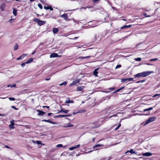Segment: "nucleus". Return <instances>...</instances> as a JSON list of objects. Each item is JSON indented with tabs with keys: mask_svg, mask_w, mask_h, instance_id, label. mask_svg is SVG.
Wrapping results in <instances>:
<instances>
[{
	"mask_svg": "<svg viewBox=\"0 0 160 160\" xmlns=\"http://www.w3.org/2000/svg\"><path fill=\"white\" fill-rule=\"evenodd\" d=\"M152 72V71L143 72L134 75V76L136 78L144 77L149 75Z\"/></svg>",
	"mask_w": 160,
	"mask_h": 160,
	"instance_id": "1",
	"label": "nucleus"
},
{
	"mask_svg": "<svg viewBox=\"0 0 160 160\" xmlns=\"http://www.w3.org/2000/svg\"><path fill=\"white\" fill-rule=\"evenodd\" d=\"M33 21L37 23L38 25L39 26H42L46 22L44 21H42L40 20L38 18H35L33 20Z\"/></svg>",
	"mask_w": 160,
	"mask_h": 160,
	"instance_id": "2",
	"label": "nucleus"
},
{
	"mask_svg": "<svg viewBox=\"0 0 160 160\" xmlns=\"http://www.w3.org/2000/svg\"><path fill=\"white\" fill-rule=\"evenodd\" d=\"M156 118L155 116L152 117L150 118H149L147 121H146L145 123V125H147L149 123L151 122L154 121L156 119Z\"/></svg>",
	"mask_w": 160,
	"mask_h": 160,
	"instance_id": "3",
	"label": "nucleus"
},
{
	"mask_svg": "<svg viewBox=\"0 0 160 160\" xmlns=\"http://www.w3.org/2000/svg\"><path fill=\"white\" fill-rule=\"evenodd\" d=\"M33 59L32 58H30L26 62L24 63H22L21 65L22 67H24L25 65L26 64H28L29 63H31L33 61Z\"/></svg>",
	"mask_w": 160,
	"mask_h": 160,
	"instance_id": "4",
	"label": "nucleus"
},
{
	"mask_svg": "<svg viewBox=\"0 0 160 160\" xmlns=\"http://www.w3.org/2000/svg\"><path fill=\"white\" fill-rule=\"evenodd\" d=\"M80 79H78L73 81L72 83L70 84V86L71 87L75 85L78 83H79L80 81Z\"/></svg>",
	"mask_w": 160,
	"mask_h": 160,
	"instance_id": "5",
	"label": "nucleus"
},
{
	"mask_svg": "<svg viewBox=\"0 0 160 160\" xmlns=\"http://www.w3.org/2000/svg\"><path fill=\"white\" fill-rule=\"evenodd\" d=\"M44 8L46 10H50L51 11L53 10V8H52V6L50 5H48L47 6H44Z\"/></svg>",
	"mask_w": 160,
	"mask_h": 160,
	"instance_id": "6",
	"label": "nucleus"
},
{
	"mask_svg": "<svg viewBox=\"0 0 160 160\" xmlns=\"http://www.w3.org/2000/svg\"><path fill=\"white\" fill-rule=\"evenodd\" d=\"M85 87L83 86H78L77 88V91H83Z\"/></svg>",
	"mask_w": 160,
	"mask_h": 160,
	"instance_id": "7",
	"label": "nucleus"
},
{
	"mask_svg": "<svg viewBox=\"0 0 160 160\" xmlns=\"http://www.w3.org/2000/svg\"><path fill=\"white\" fill-rule=\"evenodd\" d=\"M58 57H60V56H59V55L57 53H53L51 54L50 55V58H56Z\"/></svg>",
	"mask_w": 160,
	"mask_h": 160,
	"instance_id": "8",
	"label": "nucleus"
},
{
	"mask_svg": "<svg viewBox=\"0 0 160 160\" xmlns=\"http://www.w3.org/2000/svg\"><path fill=\"white\" fill-rule=\"evenodd\" d=\"M42 121L48 122V123H49L53 124H57V123L56 122H53V121H51V120H49L44 119V120H42Z\"/></svg>",
	"mask_w": 160,
	"mask_h": 160,
	"instance_id": "9",
	"label": "nucleus"
},
{
	"mask_svg": "<svg viewBox=\"0 0 160 160\" xmlns=\"http://www.w3.org/2000/svg\"><path fill=\"white\" fill-rule=\"evenodd\" d=\"M86 111V110L85 109H82V110H79L78 111V112H73V114H77L78 113H83L84 112Z\"/></svg>",
	"mask_w": 160,
	"mask_h": 160,
	"instance_id": "10",
	"label": "nucleus"
},
{
	"mask_svg": "<svg viewBox=\"0 0 160 160\" xmlns=\"http://www.w3.org/2000/svg\"><path fill=\"white\" fill-rule=\"evenodd\" d=\"M37 111L38 112V116H42L46 113L45 112L40 110H37Z\"/></svg>",
	"mask_w": 160,
	"mask_h": 160,
	"instance_id": "11",
	"label": "nucleus"
},
{
	"mask_svg": "<svg viewBox=\"0 0 160 160\" xmlns=\"http://www.w3.org/2000/svg\"><path fill=\"white\" fill-rule=\"evenodd\" d=\"M6 7V4L4 3H2L0 6V8L2 11H4Z\"/></svg>",
	"mask_w": 160,
	"mask_h": 160,
	"instance_id": "12",
	"label": "nucleus"
},
{
	"mask_svg": "<svg viewBox=\"0 0 160 160\" xmlns=\"http://www.w3.org/2000/svg\"><path fill=\"white\" fill-rule=\"evenodd\" d=\"M152 155V154L150 152H147L142 154L143 156L146 157L151 156Z\"/></svg>",
	"mask_w": 160,
	"mask_h": 160,
	"instance_id": "13",
	"label": "nucleus"
},
{
	"mask_svg": "<svg viewBox=\"0 0 160 160\" xmlns=\"http://www.w3.org/2000/svg\"><path fill=\"white\" fill-rule=\"evenodd\" d=\"M27 55V54L23 53L20 57L17 58V60H22L23 58Z\"/></svg>",
	"mask_w": 160,
	"mask_h": 160,
	"instance_id": "14",
	"label": "nucleus"
},
{
	"mask_svg": "<svg viewBox=\"0 0 160 160\" xmlns=\"http://www.w3.org/2000/svg\"><path fill=\"white\" fill-rule=\"evenodd\" d=\"M61 17L63 18L65 20H68V15L67 14H64L61 15Z\"/></svg>",
	"mask_w": 160,
	"mask_h": 160,
	"instance_id": "15",
	"label": "nucleus"
},
{
	"mask_svg": "<svg viewBox=\"0 0 160 160\" xmlns=\"http://www.w3.org/2000/svg\"><path fill=\"white\" fill-rule=\"evenodd\" d=\"M80 147V145L78 144L74 147H71L69 148V149L70 150H72L78 148H79Z\"/></svg>",
	"mask_w": 160,
	"mask_h": 160,
	"instance_id": "16",
	"label": "nucleus"
},
{
	"mask_svg": "<svg viewBox=\"0 0 160 160\" xmlns=\"http://www.w3.org/2000/svg\"><path fill=\"white\" fill-rule=\"evenodd\" d=\"M132 25H124L123 26H122L120 28V29H122L125 28H130V27H132Z\"/></svg>",
	"mask_w": 160,
	"mask_h": 160,
	"instance_id": "17",
	"label": "nucleus"
},
{
	"mask_svg": "<svg viewBox=\"0 0 160 160\" xmlns=\"http://www.w3.org/2000/svg\"><path fill=\"white\" fill-rule=\"evenodd\" d=\"M102 146H103V145L102 144H97V145H95V146H94L93 147V149L94 150H98V149H97V148L96 149L95 148H96L98 147H102Z\"/></svg>",
	"mask_w": 160,
	"mask_h": 160,
	"instance_id": "18",
	"label": "nucleus"
},
{
	"mask_svg": "<svg viewBox=\"0 0 160 160\" xmlns=\"http://www.w3.org/2000/svg\"><path fill=\"white\" fill-rule=\"evenodd\" d=\"M98 70V68H97L95 69L94 70L93 73V75H94V76L96 77H97L98 76V72H97V70Z\"/></svg>",
	"mask_w": 160,
	"mask_h": 160,
	"instance_id": "19",
	"label": "nucleus"
},
{
	"mask_svg": "<svg viewBox=\"0 0 160 160\" xmlns=\"http://www.w3.org/2000/svg\"><path fill=\"white\" fill-rule=\"evenodd\" d=\"M128 152H130L131 154L136 153V152L135 151H133V150L132 149H131L130 150L127 151L126 153Z\"/></svg>",
	"mask_w": 160,
	"mask_h": 160,
	"instance_id": "20",
	"label": "nucleus"
},
{
	"mask_svg": "<svg viewBox=\"0 0 160 160\" xmlns=\"http://www.w3.org/2000/svg\"><path fill=\"white\" fill-rule=\"evenodd\" d=\"M69 111L68 110H64V109L63 108H62L61 110L59 111V112H63L64 113H67Z\"/></svg>",
	"mask_w": 160,
	"mask_h": 160,
	"instance_id": "21",
	"label": "nucleus"
},
{
	"mask_svg": "<svg viewBox=\"0 0 160 160\" xmlns=\"http://www.w3.org/2000/svg\"><path fill=\"white\" fill-rule=\"evenodd\" d=\"M59 31V29L57 28H54L53 29V33L55 34L57 33Z\"/></svg>",
	"mask_w": 160,
	"mask_h": 160,
	"instance_id": "22",
	"label": "nucleus"
},
{
	"mask_svg": "<svg viewBox=\"0 0 160 160\" xmlns=\"http://www.w3.org/2000/svg\"><path fill=\"white\" fill-rule=\"evenodd\" d=\"M68 100H66L65 102V103H73L74 102V101L73 100H70V98H68Z\"/></svg>",
	"mask_w": 160,
	"mask_h": 160,
	"instance_id": "23",
	"label": "nucleus"
},
{
	"mask_svg": "<svg viewBox=\"0 0 160 160\" xmlns=\"http://www.w3.org/2000/svg\"><path fill=\"white\" fill-rule=\"evenodd\" d=\"M18 43H16L15 44L14 47V51L16 50L18 48Z\"/></svg>",
	"mask_w": 160,
	"mask_h": 160,
	"instance_id": "24",
	"label": "nucleus"
},
{
	"mask_svg": "<svg viewBox=\"0 0 160 160\" xmlns=\"http://www.w3.org/2000/svg\"><path fill=\"white\" fill-rule=\"evenodd\" d=\"M92 7L91 6H86L85 7H82L80 8V9L81 10L82 9H86V8H92Z\"/></svg>",
	"mask_w": 160,
	"mask_h": 160,
	"instance_id": "25",
	"label": "nucleus"
},
{
	"mask_svg": "<svg viewBox=\"0 0 160 160\" xmlns=\"http://www.w3.org/2000/svg\"><path fill=\"white\" fill-rule=\"evenodd\" d=\"M124 88V87H122L118 89H117L114 92H113V93L118 92H119V91H120V90H122Z\"/></svg>",
	"mask_w": 160,
	"mask_h": 160,
	"instance_id": "26",
	"label": "nucleus"
},
{
	"mask_svg": "<svg viewBox=\"0 0 160 160\" xmlns=\"http://www.w3.org/2000/svg\"><path fill=\"white\" fill-rule=\"evenodd\" d=\"M153 109V108L152 107H150L148 108L145 109L143 110V112H145L146 111H149V110H152Z\"/></svg>",
	"mask_w": 160,
	"mask_h": 160,
	"instance_id": "27",
	"label": "nucleus"
},
{
	"mask_svg": "<svg viewBox=\"0 0 160 160\" xmlns=\"http://www.w3.org/2000/svg\"><path fill=\"white\" fill-rule=\"evenodd\" d=\"M13 13L14 16H16L17 15V10L14 8L13 11Z\"/></svg>",
	"mask_w": 160,
	"mask_h": 160,
	"instance_id": "28",
	"label": "nucleus"
},
{
	"mask_svg": "<svg viewBox=\"0 0 160 160\" xmlns=\"http://www.w3.org/2000/svg\"><path fill=\"white\" fill-rule=\"evenodd\" d=\"M69 115H60L58 116V117L62 118L68 116Z\"/></svg>",
	"mask_w": 160,
	"mask_h": 160,
	"instance_id": "29",
	"label": "nucleus"
},
{
	"mask_svg": "<svg viewBox=\"0 0 160 160\" xmlns=\"http://www.w3.org/2000/svg\"><path fill=\"white\" fill-rule=\"evenodd\" d=\"M14 123L12 122H11V124L9 125V127L12 128H14Z\"/></svg>",
	"mask_w": 160,
	"mask_h": 160,
	"instance_id": "30",
	"label": "nucleus"
},
{
	"mask_svg": "<svg viewBox=\"0 0 160 160\" xmlns=\"http://www.w3.org/2000/svg\"><path fill=\"white\" fill-rule=\"evenodd\" d=\"M134 60L136 61L140 62L141 61L142 59H141V58H135L134 59Z\"/></svg>",
	"mask_w": 160,
	"mask_h": 160,
	"instance_id": "31",
	"label": "nucleus"
},
{
	"mask_svg": "<svg viewBox=\"0 0 160 160\" xmlns=\"http://www.w3.org/2000/svg\"><path fill=\"white\" fill-rule=\"evenodd\" d=\"M157 96H158V98H156V99H158L159 97H160V94H156L155 95H154L153 97H152L153 98H154V97H156Z\"/></svg>",
	"mask_w": 160,
	"mask_h": 160,
	"instance_id": "32",
	"label": "nucleus"
},
{
	"mask_svg": "<svg viewBox=\"0 0 160 160\" xmlns=\"http://www.w3.org/2000/svg\"><path fill=\"white\" fill-rule=\"evenodd\" d=\"M67 83V82L66 81H65V82H62V83L60 84V86H62V85L65 86L66 85Z\"/></svg>",
	"mask_w": 160,
	"mask_h": 160,
	"instance_id": "33",
	"label": "nucleus"
},
{
	"mask_svg": "<svg viewBox=\"0 0 160 160\" xmlns=\"http://www.w3.org/2000/svg\"><path fill=\"white\" fill-rule=\"evenodd\" d=\"M38 6L40 9H42V6L40 3L38 4Z\"/></svg>",
	"mask_w": 160,
	"mask_h": 160,
	"instance_id": "34",
	"label": "nucleus"
},
{
	"mask_svg": "<svg viewBox=\"0 0 160 160\" xmlns=\"http://www.w3.org/2000/svg\"><path fill=\"white\" fill-rule=\"evenodd\" d=\"M128 80V79L127 78H126V79H121V82H126V81H127Z\"/></svg>",
	"mask_w": 160,
	"mask_h": 160,
	"instance_id": "35",
	"label": "nucleus"
},
{
	"mask_svg": "<svg viewBox=\"0 0 160 160\" xmlns=\"http://www.w3.org/2000/svg\"><path fill=\"white\" fill-rule=\"evenodd\" d=\"M89 56H88V57H79V58H82L83 59H85V58H86L88 57Z\"/></svg>",
	"mask_w": 160,
	"mask_h": 160,
	"instance_id": "36",
	"label": "nucleus"
},
{
	"mask_svg": "<svg viewBox=\"0 0 160 160\" xmlns=\"http://www.w3.org/2000/svg\"><path fill=\"white\" fill-rule=\"evenodd\" d=\"M36 142L38 144H42L41 142L39 141H36Z\"/></svg>",
	"mask_w": 160,
	"mask_h": 160,
	"instance_id": "37",
	"label": "nucleus"
},
{
	"mask_svg": "<svg viewBox=\"0 0 160 160\" xmlns=\"http://www.w3.org/2000/svg\"><path fill=\"white\" fill-rule=\"evenodd\" d=\"M9 99L10 101H14L15 100V98H9Z\"/></svg>",
	"mask_w": 160,
	"mask_h": 160,
	"instance_id": "38",
	"label": "nucleus"
},
{
	"mask_svg": "<svg viewBox=\"0 0 160 160\" xmlns=\"http://www.w3.org/2000/svg\"><path fill=\"white\" fill-rule=\"evenodd\" d=\"M121 67V65L120 64L118 65L115 68V69L120 68Z\"/></svg>",
	"mask_w": 160,
	"mask_h": 160,
	"instance_id": "39",
	"label": "nucleus"
},
{
	"mask_svg": "<svg viewBox=\"0 0 160 160\" xmlns=\"http://www.w3.org/2000/svg\"><path fill=\"white\" fill-rule=\"evenodd\" d=\"M115 88L114 87L110 88H109V89L111 91H113L115 89Z\"/></svg>",
	"mask_w": 160,
	"mask_h": 160,
	"instance_id": "40",
	"label": "nucleus"
},
{
	"mask_svg": "<svg viewBox=\"0 0 160 160\" xmlns=\"http://www.w3.org/2000/svg\"><path fill=\"white\" fill-rule=\"evenodd\" d=\"M62 144H58L57 145V147H62Z\"/></svg>",
	"mask_w": 160,
	"mask_h": 160,
	"instance_id": "41",
	"label": "nucleus"
},
{
	"mask_svg": "<svg viewBox=\"0 0 160 160\" xmlns=\"http://www.w3.org/2000/svg\"><path fill=\"white\" fill-rule=\"evenodd\" d=\"M128 79V80L129 81H132L133 80V79L132 78H127Z\"/></svg>",
	"mask_w": 160,
	"mask_h": 160,
	"instance_id": "42",
	"label": "nucleus"
},
{
	"mask_svg": "<svg viewBox=\"0 0 160 160\" xmlns=\"http://www.w3.org/2000/svg\"><path fill=\"white\" fill-rule=\"evenodd\" d=\"M11 107H12V108H13V109H14L15 110H18V109H17V108H16V107H15V106H11Z\"/></svg>",
	"mask_w": 160,
	"mask_h": 160,
	"instance_id": "43",
	"label": "nucleus"
},
{
	"mask_svg": "<svg viewBox=\"0 0 160 160\" xmlns=\"http://www.w3.org/2000/svg\"><path fill=\"white\" fill-rule=\"evenodd\" d=\"M157 60H158V58H155L154 59H151L150 60V61H155Z\"/></svg>",
	"mask_w": 160,
	"mask_h": 160,
	"instance_id": "44",
	"label": "nucleus"
},
{
	"mask_svg": "<svg viewBox=\"0 0 160 160\" xmlns=\"http://www.w3.org/2000/svg\"><path fill=\"white\" fill-rule=\"evenodd\" d=\"M93 3H95L96 2H98L99 1V0H92Z\"/></svg>",
	"mask_w": 160,
	"mask_h": 160,
	"instance_id": "45",
	"label": "nucleus"
},
{
	"mask_svg": "<svg viewBox=\"0 0 160 160\" xmlns=\"http://www.w3.org/2000/svg\"><path fill=\"white\" fill-rule=\"evenodd\" d=\"M16 86V85L15 84H14L12 85L11 86V88L15 87Z\"/></svg>",
	"mask_w": 160,
	"mask_h": 160,
	"instance_id": "46",
	"label": "nucleus"
},
{
	"mask_svg": "<svg viewBox=\"0 0 160 160\" xmlns=\"http://www.w3.org/2000/svg\"><path fill=\"white\" fill-rule=\"evenodd\" d=\"M43 108H48V109H49V107L48 106H44L43 107Z\"/></svg>",
	"mask_w": 160,
	"mask_h": 160,
	"instance_id": "47",
	"label": "nucleus"
},
{
	"mask_svg": "<svg viewBox=\"0 0 160 160\" xmlns=\"http://www.w3.org/2000/svg\"><path fill=\"white\" fill-rule=\"evenodd\" d=\"M52 113H48V116H50L52 114Z\"/></svg>",
	"mask_w": 160,
	"mask_h": 160,
	"instance_id": "48",
	"label": "nucleus"
},
{
	"mask_svg": "<svg viewBox=\"0 0 160 160\" xmlns=\"http://www.w3.org/2000/svg\"><path fill=\"white\" fill-rule=\"evenodd\" d=\"M121 120H120V123L119 124V125H118V126L120 128L121 126V124L120 123V122H121Z\"/></svg>",
	"mask_w": 160,
	"mask_h": 160,
	"instance_id": "49",
	"label": "nucleus"
},
{
	"mask_svg": "<svg viewBox=\"0 0 160 160\" xmlns=\"http://www.w3.org/2000/svg\"><path fill=\"white\" fill-rule=\"evenodd\" d=\"M119 128L118 126L115 128V130L116 131L118 130Z\"/></svg>",
	"mask_w": 160,
	"mask_h": 160,
	"instance_id": "50",
	"label": "nucleus"
},
{
	"mask_svg": "<svg viewBox=\"0 0 160 160\" xmlns=\"http://www.w3.org/2000/svg\"><path fill=\"white\" fill-rule=\"evenodd\" d=\"M145 16V17H150V16L149 15H148V16H147V14L146 13H145V15H144Z\"/></svg>",
	"mask_w": 160,
	"mask_h": 160,
	"instance_id": "51",
	"label": "nucleus"
},
{
	"mask_svg": "<svg viewBox=\"0 0 160 160\" xmlns=\"http://www.w3.org/2000/svg\"><path fill=\"white\" fill-rule=\"evenodd\" d=\"M145 81V80H142L141 81H139L138 82H144Z\"/></svg>",
	"mask_w": 160,
	"mask_h": 160,
	"instance_id": "52",
	"label": "nucleus"
},
{
	"mask_svg": "<svg viewBox=\"0 0 160 160\" xmlns=\"http://www.w3.org/2000/svg\"><path fill=\"white\" fill-rule=\"evenodd\" d=\"M95 139V138H92V141L93 142H94Z\"/></svg>",
	"mask_w": 160,
	"mask_h": 160,
	"instance_id": "53",
	"label": "nucleus"
},
{
	"mask_svg": "<svg viewBox=\"0 0 160 160\" xmlns=\"http://www.w3.org/2000/svg\"><path fill=\"white\" fill-rule=\"evenodd\" d=\"M5 147L8 148H10V147H9L8 146H7V145H5Z\"/></svg>",
	"mask_w": 160,
	"mask_h": 160,
	"instance_id": "54",
	"label": "nucleus"
},
{
	"mask_svg": "<svg viewBox=\"0 0 160 160\" xmlns=\"http://www.w3.org/2000/svg\"><path fill=\"white\" fill-rule=\"evenodd\" d=\"M50 78H47V79H45V80L46 81H48V80H50Z\"/></svg>",
	"mask_w": 160,
	"mask_h": 160,
	"instance_id": "55",
	"label": "nucleus"
},
{
	"mask_svg": "<svg viewBox=\"0 0 160 160\" xmlns=\"http://www.w3.org/2000/svg\"><path fill=\"white\" fill-rule=\"evenodd\" d=\"M35 52H36V51H34L32 53V55L34 54L35 53Z\"/></svg>",
	"mask_w": 160,
	"mask_h": 160,
	"instance_id": "56",
	"label": "nucleus"
},
{
	"mask_svg": "<svg viewBox=\"0 0 160 160\" xmlns=\"http://www.w3.org/2000/svg\"><path fill=\"white\" fill-rule=\"evenodd\" d=\"M116 116V114H114V115H112V116H110L109 118H111V117H113V116Z\"/></svg>",
	"mask_w": 160,
	"mask_h": 160,
	"instance_id": "57",
	"label": "nucleus"
},
{
	"mask_svg": "<svg viewBox=\"0 0 160 160\" xmlns=\"http://www.w3.org/2000/svg\"><path fill=\"white\" fill-rule=\"evenodd\" d=\"M11 85L10 84H9V85H8V86H7V87H11Z\"/></svg>",
	"mask_w": 160,
	"mask_h": 160,
	"instance_id": "58",
	"label": "nucleus"
},
{
	"mask_svg": "<svg viewBox=\"0 0 160 160\" xmlns=\"http://www.w3.org/2000/svg\"><path fill=\"white\" fill-rule=\"evenodd\" d=\"M122 20L124 21H127V20L125 19H122Z\"/></svg>",
	"mask_w": 160,
	"mask_h": 160,
	"instance_id": "59",
	"label": "nucleus"
},
{
	"mask_svg": "<svg viewBox=\"0 0 160 160\" xmlns=\"http://www.w3.org/2000/svg\"><path fill=\"white\" fill-rule=\"evenodd\" d=\"M113 8V9L116 10V8H115V7L113 8Z\"/></svg>",
	"mask_w": 160,
	"mask_h": 160,
	"instance_id": "60",
	"label": "nucleus"
},
{
	"mask_svg": "<svg viewBox=\"0 0 160 160\" xmlns=\"http://www.w3.org/2000/svg\"><path fill=\"white\" fill-rule=\"evenodd\" d=\"M30 0V2H33V1H35V0Z\"/></svg>",
	"mask_w": 160,
	"mask_h": 160,
	"instance_id": "61",
	"label": "nucleus"
},
{
	"mask_svg": "<svg viewBox=\"0 0 160 160\" xmlns=\"http://www.w3.org/2000/svg\"><path fill=\"white\" fill-rule=\"evenodd\" d=\"M80 155V154H76V155L77 156H79V155Z\"/></svg>",
	"mask_w": 160,
	"mask_h": 160,
	"instance_id": "62",
	"label": "nucleus"
},
{
	"mask_svg": "<svg viewBox=\"0 0 160 160\" xmlns=\"http://www.w3.org/2000/svg\"><path fill=\"white\" fill-rule=\"evenodd\" d=\"M78 38L77 37H75V38H74V39H77V38Z\"/></svg>",
	"mask_w": 160,
	"mask_h": 160,
	"instance_id": "63",
	"label": "nucleus"
},
{
	"mask_svg": "<svg viewBox=\"0 0 160 160\" xmlns=\"http://www.w3.org/2000/svg\"><path fill=\"white\" fill-rule=\"evenodd\" d=\"M149 114H145L146 115H149Z\"/></svg>",
	"mask_w": 160,
	"mask_h": 160,
	"instance_id": "64",
	"label": "nucleus"
}]
</instances>
